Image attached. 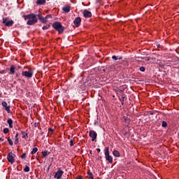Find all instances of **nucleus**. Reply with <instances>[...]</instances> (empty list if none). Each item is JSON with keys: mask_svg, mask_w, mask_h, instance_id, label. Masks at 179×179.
Segmentation results:
<instances>
[{"mask_svg": "<svg viewBox=\"0 0 179 179\" xmlns=\"http://www.w3.org/2000/svg\"><path fill=\"white\" fill-rule=\"evenodd\" d=\"M12 152L9 153L7 155V159L9 162V163H11V164H13L15 163V158L13 157V155H12Z\"/></svg>", "mask_w": 179, "mask_h": 179, "instance_id": "obj_9", "label": "nucleus"}, {"mask_svg": "<svg viewBox=\"0 0 179 179\" xmlns=\"http://www.w3.org/2000/svg\"><path fill=\"white\" fill-rule=\"evenodd\" d=\"M46 0H37L36 1V4L37 5H44L45 3Z\"/></svg>", "mask_w": 179, "mask_h": 179, "instance_id": "obj_17", "label": "nucleus"}, {"mask_svg": "<svg viewBox=\"0 0 179 179\" xmlns=\"http://www.w3.org/2000/svg\"><path fill=\"white\" fill-rule=\"evenodd\" d=\"M140 71H141V72H145V66L140 67Z\"/></svg>", "mask_w": 179, "mask_h": 179, "instance_id": "obj_30", "label": "nucleus"}, {"mask_svg": "<svg viewBox=\"0 0 179 179\" xmlns=\"http://www.w3.org/2000/svg\"><path fill=\"white\" fill-rule=\"evenodd\" d=\"M15 76H16V78H19V74H18V73H16V74H15Z\"/></svg>", "mask_w": 179, "mask_h": 179, "instance_id": "obj_40", "label": "nucleus"}, {"mask_svg": "<svg viewBox=\"0 0 179 179\" xmlns=\"http://www.w3.org/2000/svg\"><path fill=\"white\" fill-rule=\"evenodd\" d=\"M124 99H125V97H124V96H122V99H120V101H121V103H122V106H123V104H124Z\"/></svg>", "mask_w": 179, "mask_h": 179, "instance_id": "obj_33", "label": "nucleus"}, {"mask_svg": "<svg viewBox=\"0 0 179 179\" xmlns=\"http://www.w3.org/2000/svg\"><path fill=\"white\" fill-rule=\"evenodd\" d=\"M62 10H63L64 12H65L66 13H69V12H71V6H64V7L62 8Z\"/></svg>", "mask_w": 179, "mask_h": 179, "instance_id": "obj_12", "label": "nucleus"}, {"mask_svg": "<svg viewBox=\"0 0 179 179\" xmlns=\"http://www.w3.org/2000/svg\"><path fill=\"white\" fill-rule=\"evenodd\" d=\"M118 92H120V93H122V90H119Z\"/></svg>", "mask_w": 179, "mask_h": 179, "instance_id": "obj_43", "label": "nucleus"}, {"mask_svg": "<svg viewBox=\"0 0 179 179\" xmlns=\"http://www.w3.org/2000/svg\"><path fill=\"white\" fill-rule=\"evenodd\" d=\"M0 73L1 75H5V73H6V71H5V70L0 71Z\"/></svg>", "mask_w": 179, "mask_h": 179, "instance_id": "obj_31", "label": "nucleus"}, {"mask_svg": "<svg viewBox=\"0 0 179 179\" xmlns=\"http://www.w3.org/2000/svg\"><path fill=\"white\" fill-rule=\"evenodd\" d=\"M37 150H38V149L37 148H33L32 151H31V155H36V153H37Z\"/></svg>", "mask_w": 179, "mask_h": 179, "instance_id": "obj_20", "label": "nucleus"}, {"mask_svg": "<svg viewBox=\"0 0 179 179\" xmlns=\"http://www.w3.org/2000/svg\"><path fill=\"white\" fill-rule=\"evenodd\" d=\"M0 97H1V94H0Z\"/></svg>", "mask_w": 179, "mask_h": 179, "instance_id": "obj_47", "label": "nucleus"}, {"mask_svg": "<svg viewBox=\"0 0 179 179\" xmlns=\"http://www.w3.org/2000/svg\"><path fill=\"white\" fill-rule=\"evenodd\" d=\"M136 61H141V59H143V61H150V59H153V58L148 57H136L135 58Z\"/></svg>", "mask_w": 179, "mask_h": 179, "instance_id": "obj_11", "label": "nucleus"}, {"mask_svg": "<svg viewBox=\"0 0 179 179\" xmlns=\"http://www.w3.org/2000/svg\"><path fill=\"white\" fill-rule=\"evenodd\" d=\"M21 157L22 159H26V154L25 153L22 154Z\"/></svg>", "mask_w": 179, "mask_h": 179, "instance_id": "obj_34", "label": "nucleus"}, {"mask_svg": "<svg viewBox=\"0 0 179 179\" xmlns=\"http://www.w3.org/2000/svg\"><path fill=\"white\" fill-rule=\"evenodd\" d=\"M7 122L9 125V128H13V120H12V119H8Z\"/></svg>", "mask_w": 179, "mask_h": 179, "instance_id": "obj_16", "label": "nucleus"}, {"mask_svg": "<svg viewBox=\"0 0 179 179\" xmlns=\"http://www.w3.org/2000/svg\"><path fill=\"white\" fill-rule=\"evenodd\" d=\"M63 174H64V171L61 170V169H58L57 171L54 176V178L61 179L62 178Z\"/></svg>", "mask_w": 179, "mask_h": 179, "instance_id": "obj_6", "label": "nucleus"}, {"mask_svg": "<svg viewBox=\"0 0 179 179\" xmlns=\"http://www.w3.org/2000/svg\"><path fill=\"white\" fill-rule=\"evenodd\" d=\"M8 142L10 146H13V141L10 138H8Z\"/></svg>", "mask_w": 179, "mask_h": 179, "instance_id": "obj_22", "label": "nucleus"}, {"mask_svg": "<svg viewBox=\"0 0 179 179\" xmlns=\"http://www.w3.org/2000/svg\"><path fill=\"white\" fill-rule=\"evenodd\" d=\"M101 0H96V2H100Z\"/></svg>", "mask_w": 179, "mask_h": 179, "instance_id": "obj_45", "label": "nucleus"}, {"mask_svg": "<svg viewBox=\"0 0 179 179\" xmlns=\"http://www.w3.org/2000/svg\"><path fill=\"white\" fill-rule=\"evenodd\" d=\"M83 16L84 17H92V12L89 11L88 10H84L83 11Z\"/></svg>", "mask_w": 179, "mask_h": 179, "instance_id": "obj_10", "label": "nucleus"}, {"mask_svg": "<svg viewBox=\"0 0 179 179\" xmlns=\"http://www.w3.org/2000/svg\"><path fill=\"white\" fill-rule=\"evenodd\" d=\"M81 22L82 19L80 17H77L73 21V24H75L76 27H79Z\"/></svg>", "mask_w": 179, "mask_h": 179, "instance_id": "obj_8", "label": "nucleus"}, {"mask_svg": "<svg viewBox=\"0 0 179 179\" xmlns=\"http://www.w3.org/2000/svg\"><path fill=\"white\" fill-rule=\"evenodd\" d=\"M105 158L108 163H113V157L110 155V148L108 147L105 148Z\"/></svg>", "mask_w": 179, "mask_h": 179, "instance_id": "obj_3", "label": "nucleus"}, {"mask_svg": "<svg viewBox=\"0 0 179 179\" xmlns=\"http://www.w3.org/2000/svg\"><path fill=\"white\" fill-rule=\"evenodd\" d=\"M112 59H114V61H117V59H122V57L113 56Z\"/></svg>", "mask_w": 179, "mask_h": 179, "instance_id": "obj_19", "label": "nucleus"}, {"mask_svg": "<svg viewBox=\"0 0 179 179\" xmlns=\"http://www.w3.org/2000/svg\"><path fill=\"white\" fill-rule=\"evenodd\" d=\"M5 110L6 111H7V113H9V111H10V106H6Z\"/></svg>", "mask_w": 179, "mask_h": 179, "instance_id": "obj_25", "label": "nucleus"}, {"mask_svg": "<svg viewBox=\"0 0 179 179\" xmlns=\"http://www.w3.org/2000/svg\"><path fill=\"white\" fill-rule=\"evenodd\" d=\"M3 134H8L9 132V129L8 128H5L3 130Z\"/></svg>", "mask_w": 179, "mask_h": 179, "instance_id": "obj_27", "label": "nucleus"}, {"mask_svg": "<svg viewBox=\"0 0 179 179\" xmlns=\"http://www.w3.org/2000/svg\"><path fill=\"white\" fill-rule=\"evenodd\" d=\"M16 71V67H15V66L11 65L10 68V75H15V72Z\"/></svg>", "mask_w": 179, "mask_h": 179, "instance_id": "obj_13", "label": "nucleus"}, {"mask_svg": "<svg viewBox=\"0 0 179 179\" xmlns=\"http://www.w3.org/2000/svg\"><path fill=\"white\" fill-rule=\"evenodd\" d=\"M18 136H19V134L17 133L16 135H15V139H18V138H17Z\"/></svg>", "mask_w": 179, "mask_h": 179, "instance_id": "obj_38", "label": "nucleus"}, {"mask_svg": "<svg viewBox=\"0 0 179 179\" xmlns=\"http://www.w3.org/2000/svg\"><path fill=\"white\" fill-rule=\"evenodd\" d=\"M38 20L42 22V23H47V20L45 18L43 17V15L41 14L38 15Z\"/></svg>", "mask_w": 179, "mask_h": 179, "instance_id": "obj_14", "label": "nucleus"}, {"mask_svg": "<svg viewBox=\"0 0 179 179\" xmlns=\"http://www.w3.org/2000/svg\"><path fill=\"white\" fill-rule=\"evenodd\" d=\"M76 179H82V176H78Z\"/></svg>", "mask_w": 179, "mask_h": 179, "instance_id": "obj_39", "label": "nucleus"}, {"mask_svg": "<svg viewBox=\"0 0 179 179\" xmlns=\"http://www.w3.org/2000/svg\"><path fill=\"white\" fill-rule=\"evenodd\" d=\"M24 20H28L27 24L29 26H33V24H36L37 22V15L36 14H29L27 15H23Z\"/></svg>", "mask_w": 179, "mask_h": 179, "instance_id": "obj_1", "label": "nucleus"}, {"mask_svg": "<svg viewBox=\"0 0 179 179\" xmlns=\"http://www.w3.org/2000/svg\"><path fill=\"white\" fill-rule=\"evenodd\" d=\"M50 24H48V25H45L43 27V30H47V29H50Z\"/></svg>", "mask_w": 179, "mask_h": 179, "instance_id": "obj_24", "label": "nucleus"}, {"mask_svg": "<svg viewBox=\"0 0 179 179\" xmlns=\"http://www.w3.org/2000/svg\"><path fill=\"white\" fill-rule=\"evenodd\" d=\"M90 154L92 155V151H90Z\"/></svg>", "mask_w": 179, "mask_h": 179, "instance_id": "obj_46", "label": "nucleus"}, {"mask_svg": "<svg viewBox=\"0 0 179 179\" xmlns=\"http://www.w3.org/2000/svg\"><path fill=\"white\" fill-rule=\"evenodd\" d=\"M113 156H115V157H120L121 156V154H120V152H118V150H113Z\"/></svg>", "mask_w": 179, "mask_h": 179, "instance_id": "obj_15", "label": "nucleus"}, {"mask_svg": "<svg viewBox=\"0 0 179 179\" xmlns=\"http://www.w3.org/2000/svg\"><path fill=\"white\" fill-rule=\"evenodd\" d=\"M50 17H51V15H47L45 17V20H47L48 18H50Z\"/></svg>", "mask_w": 179, "mask_h": 179, "instance_id": "obj_35", "label": "nucleus"}, {"mask_svg": "<svg viewBox=\"0 0 179 179\" xmlns=\"http://www.w3.org/2000/svg\"><path fill=\"white\" fill-rule=\"evenodd\" d=\"M52 27L57 30L59 34L64 33V27H62V24L60 22H56L53 23Z\"/></svg>", "mask_w": 179, "mask_h": 179, "instance_id": "obj_2", "label": "nucleus"}, {"mask_svg": "<svg viewBox=\"0 0 179 179\" xmlns=\"http://www.w3.org/2000/svg\"><path fill=\"white\" fill-rule=\"evenodd\" d=\"M1 104L3 106V107H6L8 106V103H6V101H2Z\"/></svg>", "mask_w": 179, "mask_h": 179, "instance_id": "obj_28", "label": "nucleus"}, {"mask_svg": "<svg viewBox=\"0 0 179 179\" xmlns=\"http://www.w3.org/2000/svg\"><path fill=\"white\" fill-rule=\"evenodd\" d=\"M0 141H1V142H3V138H0Z\"/></svg>", "mask_w": 179, "mask_h": 179, "instance_id": "obj_41", "label": "nucleus"}, {"mask_svg": "<svg viewBox=\"0 0 179 179\" xmlns=\"http://www.w3.org/2000/svg\"><path fill=\"white\" fill-rule=\"evenodd\" d=\"M90 136L92 138V141L94 142L97 139V133L94 130L90 131Z\"/></svg>", "mask_w": 179, "mask_h": 179, "instance_id": "obj_7", "label": "nucleus"}, {"mask_svg": "<svg viewBox=\"0 0 179 179\" xmlns=\"http://www.w3.org/2000/svg\"><path fill=\"white\" fill-rule=\"evenodd\" d=\"M13 23H15V22L13 20H9V18L8 17L3 18V24L7 27H10L13 26Z\"/></svg>", "mask_w": 179, "mask_h": 179, "instance_id": "obj_4", "label": "nucleus"}, {"mask_svg": "<svg viewBox=\"0 0 179 179\" xmlns=\"http://www.w3.org/2000/svg\"><path fill=\"white\" fill-rule=\"evenodd\" d=\"M22 76H25V78H32L33 76V70L29 69L28 71H22Z\"/></svg>", "mask_w": 179, "mask_h": 179, "instance_id": "obj_5", "label": "nucleus"}, {"mask_svg": "<svg viewBox=\"0 0 179 179\" xmlns=\"http://www.w3.org/2000/svg\"><path fill=\"white\" fill-rule=\"evenodd\" d=\"M24 171L26 172V173H29V171H30V167H29L28 166H26Z\"/></svg>", "mask_w": 179, "mask_h": 179, "instance_id": "obj_23", "label": "nucleus"}, {"mask_svg": "<svg viewBox=\"0 0 179 179\" xmlns=\"http://www.w3.org/2000/svg\"><path fill=\"white\" fill-rule=\"evenodd\" d=\"M21 68H22V67H21L20 66H17V69H21Z\"/></svg>", "mask_w": 179, "mask_h": 179, "instance_id": "obj_42", "label": "nucleus"}, {"mask_svg": "<svg viewBox=\"0 0 179 179\" xmlns=\"http://www.w3.org/2000/svg\"><path fill=\"white\" fill-rule=\"evenodd\" d=\"M14 143L15 145H17V143H19V138H15Z\"/></svg>", "mask_w": 179, "mask_h": 179, "instance_id": "obj_32", "label": "nucleus"}, {"mask_svg": "<svg viewBox=\"0 0 179 179\" xmlns=\"http://www.w3.org/2000/svg\"><path fill=\"white\" fill-rule=\"evenodd\" d=\"M96 152L97 153H100V152H101V150L100 148H97Z\"/></svg>", "mask_w": 179, "mask_h": 179, "instance_id": "obj_37", "label": "nucleus"}, {"mask_svg": "<svg viewBox=\"0 0 179 179\" xmlns=\"http://www.w3.org/2000/svg\"><path fill=\"white\" fill-rule=\"evenodd\" d=\"M50 131H51V132H52V131H54V129H50Z\"/></svg>", "mask_w": 179, "mask_h": 179, "instance_id": "obj_44", "label": "nucleus"}, {"mask_svg": "<svg viewBox=\"0 0 179 179\" xmlns=\"http://www.w3.org/2000/svg\"><path fill=\"white\" fill-rule=\"evenodd\" d=\"M48 155H50V152H48V151H44L43 152V157H47V156H48Z\"/></svg>", "mask_w": 179, "mask_h": 179, "instance_id": "obj_21", "label": "nucleus"}, {"mask_svg": "<svg viewBox=\"0 0 179 179\" xmlns=\"http://www.w3.org/2000/svg\"><path fill=\"white\" fill-rule=\"evenodd\" d=\"M21 134L22 135L23 139H27V138H29V136H27V133L22 131L21 132Z\"/></svg>", "mask_w": 179, "mask_h": 179, "instance_id": "obj_18", "label": "nucleus"}, {"mask_svg": "<svg viewBox=\"0 0 179 179\" xmlns=\"http://www.w3.org/2000/svg\"><path fill=\"white\" fill-rule=\"evenodd\" d=\"M70 146H73V141H70Z\"/></svg>", "mask_w": 179, "mask_h": 179, "instance_id": "obj_36", "label": "nucleus"}, {"mask_svg": "<svg viewBox=\"0 0 179 179\" xmlns=\"http://www.w3.org/2000/svg\"><path fill=\"white\" fill-rule=\"evenodd\" d=\"M162 127L166 128L167 127V122L166 121H162Z\"/></svg>", "mask_w": 179, "mask_h": 179, "instance_id": "obj_26", "label": "nucleus"}, {"mask_svg": "<svg viewBox=\"0 0 179 179\" xmlns=\"http://www.w3.org/2000/svg\"><path fill=\"white\" fill-rule=\"evenodd\" d=\"M88 176H89L90 178L93 179V173H92V172L88 171Z\"/></svg>", "mask_w": 179, "mask_h": 179, "instance_id": "obj_29", "label": "nucleus"}]
</instances>
